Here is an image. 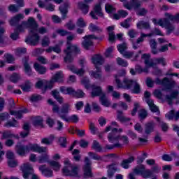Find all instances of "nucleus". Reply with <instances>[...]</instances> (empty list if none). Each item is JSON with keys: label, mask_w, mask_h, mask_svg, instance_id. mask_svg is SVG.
Returning <instances> with one entry per match:
<instances>
[{"label": "nucleus", "mask_w": 179, "mask_h": 179, "mask_svg": "<svg viewBox=\"0 0 179 179\" xmlns=\"http://www.w3.org/2000/svg\"><path fill=\"white\" fill-rule=\"evenodd\" d=\"M164 17V18L158 20L154 18L152 20V22L154 24H158L159 26H161V27H165L167 30L166 34H171V33H173V31L176 30V27L174 24H171L170 21L173 22V23H179V13L173 15L170 13H165Z\"/></svg>", "instance_id": "obj_1"}, {"label": "nucleus", "mask_w": 179, "mask_h": 179, "mask_svg": "<svg viewBox=\"0 0 179 179\" xmlns=\"http://www.w3.org/2000/svg\"><path fill=\"white\" fill-rule=\"evenodd\" d=\"M27 29H30L29 35L25 39V43L29 45H37L40 41V35L37 34V27L38 24L33 17H29L27 22H25Z\"/></svg>", "instance_id": "obj_2"}, {"label": "nucleus", "mask_w": 179, "mask_h": 179, "mask_svg": "<svg viewBox=\"0 0 179 179\" xmlns=\"http://www.w3.org/2000/svg\"><path fill=\"white\" fill-rule=\"evenodd\" d=\"M75 38L74 35L67 36L66 48L64 50V62H73V57L80 54V48L78 45H73L71 43Z\"/></svg>", "instance_id": "obj_3"}, {"label": "nucleus", "mask_w": 179, "mask_h": 179, "mask_svg": "<svg viewBox=\"0 0 179 179\" xmlns=\"http://www.w3.org/2000/svg\"><path fill=\"white\" fill-rule=\"evenodd\" d=\"M115 82L118 89H127V90L131 89V92L134 94H139L141 92V85L138 83L136 80L124 78L122 83H121V80L118 79V77L116 76Z\"/></svg>", "instance_id": "obj_4"}, {"label": "nucleus", "mask_w": 179, "mask_h": 179, "mask_svg": "<svg viewBox=\"0 0 179 179\" xmlns=\"http://www.w3.org/2000/svg\"><path fill=\"white\" fill-rule=\"evenodd\" d=\"M15 152L19 156H26L29 152H37L38 153H45L46 147H41L36 144L29 143L27 145L17 143L15 146Z\"/></svg>", "instance_id": "obj_5"}, {"label": "nucleus", "mask_w": 179, "mask_h": 179, "mask_svg": "<svg viewBox=\"0 0 179 179\" xmlns=\"http://www.w3.org/2000/svg\"><path fill=\"white\" fill-rule=\"evenodd\" d=\"M64 167L62 169L64 176H71L75 177L79 173V166L76 164H71L68 158L64 160Z\"/></svg>", "instance_id": "obj_6"}, {"label": "nucleus", "mask_w": 179, "mask_h": 179, "mask_svg": "<svg viewBox=\"0 0 179 179\" xmlns=\"http://www.w3.org/2000/svg\"><path fill=\"white\" fill-rule=\"evenodd\" d=\"M21 170L23 173V178L25 179L29 178V176H32L31 179H40L37 175L34 174V171L33 170V167L29 163L24 164L21 166Z\"/></svg>", "instance_id": "obj_7"}, {"label": "nucleus", "mask_w": 179, "mask_h": 179, "mask_svg": "<svg viewBox=\"0 0 179 179\" xmlns=\"http://www.w3.org/2000/svg\"><path fill=\"white\" fill-rule=\"evenodd\" d=\"M134 171L135 174L137 176H141L143 178H150V177H153V171L150 169H146L143 165H140L136 167L134 169Z\"/></svg>", "instance_id": "obj_8"}, {"label": "nucleus", "mask_w": 179, "mask_h": 179, "mask_svg": "<svg viewBox=\"0 0 179 179\" xmlns=\"http://www.w3.org/2000/svg\"><path fill=\"white\" fill-rule=\"evenodd\" d=\"M85 164L83 167L84 178H90V177H93V174L92 173V161L86 157L85 159Z\"/></svg>", "instance_id": "obj_9"}, {"label": "nucleus", "mask_w": 179, "mask_h": 179, "mask_svg": "<svg viewBox=\"0 0 179 179\" xmlns=\"http://www.w3.org/2000/svg\"><path fill=\"white\" fill-rule=\"evenodd\" d=\"M154 83H156V85H162L166 87V89H171V87L176 85V81L169 80L167 78H164L162 80L159 78H156Z\"/></svg>", "instance_id": "obj_10"}, {"label": "nucleus", "mask_w": 179, "mask_h": 179, "mask_svg": "<svg viewBox=\"0 0 179 179\" xmlns=\"http://www.w3.org/2000/svg\"><path fill=\"white\" fill-rule=\"evenodd\" d=\"M84 41H83L82 45L85 50H89L90 47L93 46V40H98L99 38L94 35H87L84 38Z\"/></svg>", "instance_id": "obj_11"}, {"label": "nucleus", "mask_w": 179, "mask_h": 179, "mask_svg": "<svg viewBox=\"0 0 179 179\" xmlns=\"http://www.w3.org/2000/svg\"><path fill=\"white\" fill-rule=\"evenodd\" d=\"M94 0H84V1L78 2V8L81 10L84 15L89 13V9H90V6L89 3H92Z\"/></svg>", "instance_id": "obj_12"}, {"label": "nucleus", "mask_w": 179, "mask_h": 179, "mask_svg": "<svg viewBox=\"0 0 179 179\" xmlns=\"http://www.w3.org/2000/svg\"><path fill=\"white\" fill-rule=\"evenodd\" d=\"M91 17L97 20L99 18L97 16L103 17V11H101V5L100 3L96 4L94 6L93 10L90 13Z\"/></svg>", "instance_id": "obj_13"}, {"label": "nucleus", "mask_w": 179, "mask_h": 179, "mask_svg": "<svg viewBox=\"0 0 179 179\" xmlns=\"http://www.w3.org/2000/svg\"><path fill=\"white\" fill-rule=\"evenodd\" d=\"M91 87L92 89V92H91V97L92 98L99 96L100 97L101 96L106 93L103 92V89L101 88V86L92 85Z\"/></svg>", "instance_id": "obj_14"}, {"label": "nucleus", "mask_w": 179, "mask_h": 179, "mask_svg": "<svg viewBox=\"0 0 179 179\" xmlns=\"http://www.w3.org/2000/svg\"><path fill=\"white\" fill-rule=\"evenodd\" d=\"M108 139L111 143L114 142H118L120 140V135H118V129L113 128L112 131L108 134Z\"/></svg>", "instance_id": "obj_15"}, {"label": "nucleus", "mask_w": 179, "mask_h": 179, "mask_svg": "<svg viewBox=\"0 0 179 179\" xmlns=\"http://www.w3.org/2000/svg\"><path fill=\"white\" fill-rule=\"evenodd\" d=\"M22 64L24 65V71L28 76H33V71L31 70V66L29 64V57H25L22 59Z\"/></svg>", "instance_id": "obj_16"}, {"label": "nucleus", "mask_w": 179, "mask_h": 179, "mask_svg": "<svg viewBox=\"0 0 179 179\" xmlns=\"http://www.w3.org/2000/svg\"><path fill=\"white\" fill-rule=\"evenodd\" d=\"M142 6V3L139 0H132L130 3H124V6L126 8V9H128L129 10H131L132 8L134 9H138V8H141Z\"/></svg>", "instance_id": "obj_17"}, {"label": "nucleus", "mask_w": 179, "mask_h": 179, "mask_svg": "<svg viewBox=\"0 0 179 179\" xmlns=\"http://www.w3.org/2000/svg\"><path fill=\"white\" fill-rule=\"evenodd\" d=\"M142 51H139L138 53L135 55V53L132 51H126L122 55L124 57V58H127L128 59L133 58L132 61H136L138 58H139V54H141Z\"/></svg>", "instance_id": "obj_18"}, {"label": "nucleus", "mask_w": 179, "mask_h": 179, "mask_svg": "<svg viewBox=\"0 0 179 179\" xmlns=\"http://www.w3.org/2000/svg\"><path fill=\"white\" fill-rule=\"evenodd\" d=\"M70 110H71V105L69 103L63 104L61 108L60 113H59V117H60V118H62V116H64V115L66 117H68L67 115Z\"/></svg>", "instance_id": "obj_19"}, {"label": "nucleus", "mask_w": 179, "mask_h": 179, "mask_svg": "<svg viewBox=\"0 0 179 179\" xmlns=\"http://www.w3.org/2000/svg\"><path fill=\"white\" fill-rule=\"evenodd\" d=\"M99 103L104 107H110L111 106V102H110L106 92L99 96Z\"/></svg>", "instance_id": "obj_20"}, {"label": "nucleus", "mask_w": 179, "mask_h": 179, "mask_svg": "<svg viewBox=\"0 0 179 179\" xmlns=\"http://www.w3.org/2000/svg\"><path fill=\"white\" fill-rule=\"evenodd\" d=\"M23 17H24L23 16V14H18V15H15L10 20V24L11 26H16V27H17V26H19V24H20L19 22H20V20H23Z\"/></svg>", "instance_id": "obj_21"}, {"label": "nucleus", "mask_w": 179, "mask_h": 179, "mask_svg": "<svg viewBox=\"0 0 179 179\" xmlns=\"http://www.w3.org/2000/svg\"><path fill=\"white\" fill-rule=\"evenodd\" d=\"M165 117L168 120H174V121H178L179 111L176 113L174 110H171L168 113L166 114Z\"/></svg>", "instance_id": "obj_22"}, {"label": "nucleus", "mask_w": 179, "mask_h": 179, "mask_svg": "<svg viewBox=\"0 0 179 179\" xmlns=\"http://www.w3.org/2000/svg\"><path fill=\"white\" fill-rule=\"evenodd\" d=\"M62 120H64V121H66V122H73L74 124H76L79 122V117L77 115H72L70 117H66L65 115L61 116Z\"/></svg>", "instance_id": "obj_23"}, {"label": "nucleus", "mask_w": 179, "mask_h": 179, "mask_svg": "<svg viewBox=\"0 0 179 179\" xmlns=\"http://www.w3.org/2000/svg\"><path fill=\"white\" fill-rule=\"evenodd\" d=\"M141 58L142 59H144L146 66H155V65H156L155 62L150 59V55L149 54H143Z\"/></svg>", "instance_id": "obj_24"}, {"label": "nucleus", "mask_w": 179, "mask_h": 179, "mask_svg": "<svg viewBox=\"0 0 179 179\" xmlns=\"http://www.w3.org/2000/svg\"><path fill=\"white\" fill-rule=\"evenodd\" d=\"M145 101L147 104H148L150 109L152 113H157V114H160L159 108L156 105H155V103L151 99H147Z\"/></svg>", "instance_id": "obj_25"}, {"label": "nucleus", "mask_w": 179, "mask_h": 179, "mask_svg": "<svg viewBox=\"0 0 179 179\" xmlns=\"http://www.w3.org/2000/svg\"><path fill=\"white\" fill-rule=\"evenodd\" d=\"M34 69L38 73H40V75H44V73L47 72V69L37 62L34 64Z\"/></svg>", "instance_id": "obj_26"}, {"label": "nucleus", "mask_w": 179, "mask_h": 179, "mask_svg": "<svg viewBox=\"0 0 179 179\" xmlns=\"http://www.w3.org/2000/svg\"><path fill=\"white\" fill-rule=\"evenodd\" d=\"M92 64L95 65V66H97V65H103L104 64V59H103V57L99 55H96L92 58Z\"/></svg>", "instance_id": "obj_27"}, {"label": "nucleus", "mask_w": 179, "mask_h": 179, "mask_svg": "<svg viewBox=\"0 0 179 179\" xmlns=\"http://www.w3.org/2000/svg\"><path fill=\"white\" fill-rule=\"evenodd\" d=\"M27 113H29V110H27V109H24L22 110H10V114L11 115H14V117H15V118H18L19 120H20V118H22V114H27Z\"/></svg>", "instance_id": "obj_28"}, {"label": "nucleus", "mask_w": 179, "mask_h": 179, "mask_svg": "<svg viewBox=\"0 0 179 179\" xmlns=\"http://www.w3.org/2000/svg\"><path fill=\"white\" fill-rule=\"evenodd\" d=\"M68 8H69V2L66 1L63 5L59 7V10L62 15V18L66 17V13H68Z\"/></svg>", "instance_id": "obj_29"}, {"label": "nucleus", "mask_w": 179, "mask_h": 179, "mask_svg": "<svg viewBox=\"0 0 179 179\" xmlns=\"http://www.w3.org/2000/svg\"><path fill=\"white\" fill-rule=\"evenodd\" d=\"M68 69L71 71L73 73H76V75H79V76H82L85 73V70L83 69H76L73 65L68 66Z\"/></svg>", "instance_id": "obj_30"}, {"label": "nucleus", "mask_w": 179, "mask_h": 179, "mask_svg": "<svg viewBox=\"0 0 179 179\" xmlns=\"http://www.w3.org/2000/svg\"><path fill=\"white\" fill-rule=\"evenodd\" d=\"M12 138L19 139V134L15 135L9 131H4L2 133L1 139H12Z\"/></svg>", "instance_id": "obj_31"}, {"label": "nucleus", "mask_w": 179, "mask_h": 179, "mask_svg": "<svg viewBox=\"0 0 179 179\" xmlns=\"http://www.w3.org/2000/svg\"><path fill=\"white\" fill-rule=\"evenodd\" d=\"M96 71H91L90 72V76H92V78H94L95 79H100L102 76L101 73V68L98 66H95Z\"/></svg>", "instance_id": "obj_32"}, {"label": "nucleus", "mask_w": 179, "mask_h": 179, "mask_svg": "<svg viewBox=\"0 0 179 179\" xmlns=\"http://www.w3.org/2000/svg\"><path fill=\"white\" fill-rule=\"evenodd\" d=\"M39 170L45 177H52V171H51V169L45 168V165L41 166L39 167Z\"/></svg>", "instance_id": "obj_33"}, {"label": "nucleus", "mask_w": 179, "mask_h": 179, "mask_svg": "<svg viewBox=\"0 0 179 179\" xmlns=\"http://www.w3.org/2000/svg\"><path fill=\"white\" fill-rule=\"evenodd\" d=\"M145 38H146V36L145 35V34H143V32L141 33V36L140 37H138L136 40V42H133V48L134 50H137V48H138V44H141V43H143Z\"/></svg>", "instance_id": "obj_34"}, {"label": "nucleus", "mask_w": 179, "mask_h": 179, "mask_svg": "<svg viewBox=\"0 0 179 179\" xmlns=\"http://www.w3.org/2000/svg\"><path fill=\"white\" fill-rule=\"evenodd\" d=\"M178 96V91H174L173 92L171 93V95H166V100L168 104H169V106H171V104H173V99H176V97Z\"/></svg>", "instance_id": "obj_35"}, {"label": "nucleus", "mask_w": 179, "mask_h": 179, "mask_svg": "<svg viewBox=\"0 0 179 179\" xmlns=\"http://www.w3.org/2000/svg\"><path fill=\"white\" fill-rule=\"evenodd\" d=\"M117 118L120 122H129L131 121V118L125 117L121 110H117Z\"/></svg>", "instance_id": "obj_36"}, {"label": "nucleus", "mask_w": 179, "mask_h": 179, "mask_svg": "<svg viewBox=\"0 0 179 179\" xmlns=\"http://www.w3.org/2000/svg\"><path fill=\"white\" fill-rule=\"evenodd\" d=\"M55 139V136H54L53 134H50L49 137L42 138L41 143H43L44 145H52Z\"/></svg>", "instance_id": "obj_37"}, {"label": "nucleus", "mask_w": 179, "mask_h": 179, "mask_svg": "<svg viewBox=\"0 0 179 179\" xmlns=\"http://www.w3.org/2000/svg\"><path fill=\"white\" fill-rule=\"evenodd\" d=\"M138 29H144L145 30H150V24L149 22L140 21L136 24Z\"/></svg>", "instance_id": "obj_38"}, {"label": "nucleus", "mask_w": 179, "mask_h": 179, "mask_svg": "<svg viewBox=\"0 0 179 179\" xmlns=\"http://www.w3.org/2000/svg\"><path fill=\"white\" fill-rule=\"evenodd\" d=\"M156 124H155L154 122H149L145 124V132L147 135H149V134H152L155 129V127Z\"/></svg>", "instance_id": "obj_39"}, {"label": "nucleus", "mask_w": 179, "mask_h": 179, "mask_svg": "<svg viewBox=\"0 0 179 179\" xmlns=\"http://www.w3.org/2000/svg\"><path fill=\"white\" fill-rule=\"evenodd\" d=\"M32 123L34 127H43V117L40 116L33 117Z\"/></svg>", "instance_id": "obj_40"}, {"label": "nucleus", "mask_w": 179, "mask_h": 179, "mask_svg": "<svg viewBox=\"0 0 179 179\" xmlns=\"http://www.w3.org/2000/svg\"><path fill=\"white\" fill-rule=\"evenodd\" d=\"M62 79H64V74L62 73V71L56 73V74L52 78V80L55 83V82H62Z\"/></svg>", "instance_id": "obj_41"}, {"label": "nucleus", "mask_w": 179, "mask_h": 179, "mask_svg": "<svg viewBox=\"0 0 179 179\" xmlns=\"http://www.w3.org/2000/svg\"><path fill=\"white\" fill-rule=\"evenodd\" d=\"M59 90L61 93H63V94H70V96H72L73 88L71 87H66L62 86L60 87Z\"/></svg>", "instance_id": "obj_42"}, {"label": "nucleus", "mask_w": 179, "mask_h": 179, "mask_svg": "<svg viewBox=\"0 0 179 179\" xmlns=\"http://www.w3.org/2000/svg\"><path fill=\"white\" fill-rule=\"evenodd\" d=\"M134 160H135L134 157H130L129 159L123 160L121 163L122 167H123V169H129V163H132Z\"/></svg>", "instance_id": "obj_43"}, {"label": "nucleus", "mask_w": 179, "mask_h": 179, "mask_svg": "<svg viewBox=\"0 0 179 179\" xmlns=\"http://www.w3.org/2000/svg\"><path fill=\"white\" fill-rule=\"evenodd\" d=\"M115 171H117V167L114 164L110 165L108 170V178H113V177H114V174H115Z\"/></svg>", "instance_id": "obj_44"}, {"label": "nucleus", "mask_w": 179, "mask_h": 179, "mask_svg": "<svg viewBox=\"0 0 179 179\" xmlns=\"http://www.w3.org/2000/svg\"><path fill=\"white\" fill-rule=\"evenodd\" d=\"M71 96L77 97L78 99H82V97H85V92L80 90L76 91L75 89H73V92L71 93Z\"/></svg>", "instance_id": "obj_45"}, {"label": "nucleus", "mask_w": 179, "mask_h": 179, "mask_svg": "<svg viewBox=\"0 0 179 179\" xmlns=\"http://www.w3.org/2000/svg\"><path fill=\"white\" fill-rule=\"evenodd\" d=\"M4 127H6L7 128H10V127H14L16 128L17 127V121L15 120V118L13 119V121H8L7 122L5 123Z\"/></svg>", "instance_id": "obj_46"}, {"label": "nucleus", "mask_w": 179, "mask_h": 179, "mask_svg": "<svg viewBox=\"0 0 179 179\" xmlns=\"http://www.w3.org/2000/svg\"><path fill=\"white\" fill-rule=\"evenodd\" d=\"M49 164L55 171H59V169H61V164L55 161H51Z\"/></svg>", "instance_id": "obj_47"}, {"label": "nucleus", "mask_w": 179, "mask_h": 179, "mask_svg": "<svg viewBox=\"0 0 179 179\" xmlns=\"http://www.w3.org/2000/svg\"><path fill=\"white\" fill-rule=\"evenodd\" d=\"M31 88V83L30 81H26L25 83L21 85V89L23 92H30V89Z\"/></svg>", "instance_id": "obj_48"}, {"label": "nucleus", "mask_w": 179, "mask_h": 179, "mask_svg": "<svg viewBox=\"0 0 179 179\" xmlns=\"http://www.w3.org/2000/svg\"><path fill=\"white\" fill-rule=\"evenodd\" d=\"M90 31H97V33H101L103 31V29L100 28V27H98L92 23L90 24Z\"/></svg>", "instance_id": "obj_49"}, {"label": "nucleus", "mask_w": 179, "mask_h": 179, "mask_svg": "<svg viewBox=\"0 0 179 179\" xmlns=\"http://www.w3.org/2000/svg\"><path fill=\"white\" fill-rule=\"evenodd\" d=\"M135 71H136V72H137V73H142L143 72H144L145 73H148V72H149L148 67H145L143 69V68H142V66H141L139 65H136L135 66Z\"/></svg>", "instance_id": "obj_50"}, {"label": "nucleus", "mask_w": 179, "mask_h": 179, "mask_svg": "<svg viewBox=\"0 0 179 179\" xmlns=\"http://www.w3.org/2000/svg\"><path fill=\"white\" fill-rule=\"evenodd\" d=\"M120 26L124 29H129L131 27V18H127L124 22H120Z\"/></svg>", "instance_id": "obj_51"}, {"label": "nucleus", "mask_w": 179, "mask_h": 179, "mask_svg": "<svg viewBox=\"0 0 179 179\" xmlns=\"http://www.w3.org/2000/svg\"><path fill=\"white\" fill-rule=\"evenodd\" d=\"M155 120H157V121L159 122V125L162 131H167V129H169V126L167 125V124H166L164 122L161 121L160 117H155Z\"/></svg>", "instance_id": "obj_52"}, {"label": "nucleus", "mask_w": 179, "mask_h": 179, "mask_svg": "<svg viewBox=\"0 0 179 179\" xmlns=\"http://www.w3.org/2000/svg\"><path fill=\"white\" fill-rule=\"evenodd\" d=\"M20 74L14 73H13L10 77V82H13V83H16L17 80H20Z\"/></svg>", "instance_id": "obj_53"}, {"label": "nucleus", "mask_w": 179, "mask_h": 179, "mask_svg": "<svg viewBox=\"0 0 179 179\" xmlns=\"http://www.w3.org/2000/svg\"><path fill=\"white\" fill-rule=\"evenodd\" d=\"M5 34V29L0 28V45H3L5 44V36L3 34Z\"/></svg>", "instance_id": "obj_54"}, {"label": "nucleus", "mask_w": 179, "mask_h": 179, "mask_svg": "<svg viewBox=\"0 0 179 179\" xmlns=\"http://www.w3.org/2000/svg\"><path fill=\"white\" fill-rule=\"evenodd\" d=\"M127 48H128V46L127 45V43H122L119 45H117V50L120 54H123L126 52Z\"/></svg>", "instance_id": "obj_55"}, {"label": "nucleus", "mask_w": 179, "mask_h": 179, "mask_svg": "<svg viewBox=\"0 0 179 179\" xmlns=\"http://www.w3.org/2000/svg\"><path fill=\"white\" fill-rule=\"evenodd\" d=\"M92 149L96 152H101V145H100V143L97 142V141H94L92 143Z\"/></svg>", "instance_id": "obj_56"}, {"label": "nucleus", "mask_w": 179, "mask_h": 179, "mask_svg": "<svg viewBox=\"0 0 179 179\" xmlns=\"http://www.w3.org/2000/svg\"><path fill=\"white\" fill-rule=\"evenodd\" d=\"M27 51V49H26V48H17L15 50V54L17 55V57H20L22 54H26Z\"/></svg>", "instance_id": "obj_57"}, {"label": "nucleus", "mask_w": 179, "mask_h": 179, "mask_svg": "<svg viewBox=\"0 0 179 179\" xmlns=\"http://www.w3.org/2000/svg\"><path fill=\"white\" fill-rule=\"evenodd\" d=\"M127 34L130 38H135L138 36V31L136 29H131L128 31Z\"/></svg>", "instance_id": "obj_58"}, {"label": "nucleus", "mask_w": 179, "mask_h": 179, "mask_svg": "<svg viewBox=\"0 0 179 179\" xmlns=\"http://www.w3.org/2000/svg\"><path fill=\"white\" fill-rule=\"evenodd\" d=\"M117 64H119L120 66H124V67L128 66V62L124 60V59L121 57L117 58Z\"/></svg>", "instance_id": "obj_59"}, {"label": "nucleus", "mask_w": 179, "mask_h": 179, "mask_svg": "<svg viewBox=\"0 0 179 179\" xmlns=\"http://www.w3.org/2000/svg\"><path fill=\"white\" fill-rule=\"evenodd\" d=\"M27 29L26 25V21H23L21 24L17 26L16 30L18 31H24V29Z\"/></svg>", "instance_id": "obj_60"}, {"label": "nucleus", "mask_w": 179, "mask_h": 179, "mask_svg": "<svg viewBox=\"0 0 179 179\" xmlns=\"http://www.w3.org/2000/svg\"><path fill=\"white\" fill-rule=\"evenodd\" d=\"M138 117L141 120H145L148 117V112L145 109H141L138 111Z\"/></svg>", "instance_id": "obj_61"}, {"label": "nucleus", "mask_w": 179, "mask_h": 179, "mask_svg": "<svg viewBox=\"0 0 179 179\" xmlns=\"http://www.w3.org/2000/svg\"><path fill=\"white\" fill-rule=\"evenodd\" d=\"M50 44H51V41H50V38H48V36H44L42 39L43 47H48Z\"/></svg>", "instance_id": "obj_62"}, {"label": "nucleus", "mask_w": 179, "mask_h": 179, "mask_svg": "<svg viewBox=\"0 0 179 179\" xmlns=\"http://www.w3.org/2000/svg\"><path fill=\"white\" fill-rule=\"evenodd\" d=\"M49 157L47 154L41 155L38 157V163H45V162H48Z\"/></svg>", "instance_id": "obj_63"}, {"label": "nucleus", "mask_w": 179, "mask_h": 179, "mask_svg": "<svg viewBox=\"0 0 179 179\" xmlns=\"http://www.w3.org/2000/svg\"><path fill=\"white\" fill-rule=\"evenodd\" d=\"M154 62H155V65H157V64H162V65H163V66H165V65H166V60L164 59V57L155 59Z\"/></svg>", "instance_id": "obj_64"}]
</instances>
